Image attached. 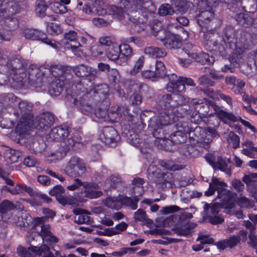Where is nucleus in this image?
<instances>
[{
  "label": "nucleus",
  "mask_w": 257,
  "mask_h": 257,
  "mask_svg": "<svg viewBox=\"0 0 257 257\" xmlns=\"http://www.w3.org/2000/svg\"><path fill=\"white\" fill-rule=\"evenodd\" d=\"M174 13H175V10L168 4H164L161 5L159 9V14L162 16L172 15Z\"/></svg>",
  "instance_id": "63"
},
{
  "label": "nucleus",
  "mask_w": 257,
  "mask_h": 257,
  "mask_svg": "<svg viewBox=\"0 0 257 257\" xmlns=\"http://www.w3.org/2000/svg\"><path fill=\"white\" fill-rule=\"evenodd\" d=\"M119 47L117 44H113L112 46H109V47H108L106 50V55L109 60L116 62L118 64L122 65L121 60L119 58L121 52Z\"/></svg>",
  "instance_id": "29"
},
{
  "label": "nucleus",
  "mask_w": 257,
  "mask_h": 257,
  "mask_svg": "<svg viewBox=\"0 0 257 257\" xmlns=\"http://www.w3.org/2000/svg\"><path fill=\"white\" fill-rule=\"evenodd\" d=\"M88 91L92 96V100L94 101V103H104V101H108L106 96L108 94L109 87L106 84L96 85Z\"/></svg>",
  "instance_id": "12"
},
{
  "label": "nucleus",
  "mask_w": 257,
  "mask_h": 257,
  "mask_svg": "<svg viewBox=\"0 0 257 257\" xmlns=\"http://www.w3.org/2000/svg\"><path fill=\"white\" fill-rule=\"evenodd\" d=\"M230 163V160H226L221 156L217 157L215 165L213 167L214 170H219L224 172L228 176L231 175V167L228 165Z\"/></svg>",
  "instance_id": "30"
},
{
  "label": "nucleus",
  "mask_w": 257,
  "mask_h": 257,
  "mask_svg": "<svg viewBox=\"0 0 257 257\" xmlns=\"http://www.w3.org/2000/svg\"><path fill=\"white\" fill-rule=\"evenodd\" d=\"M239 242V239L236 235L230 236L228 239L219 241L215 243L217 247L221 249H224L227 247L232 248L235 246Z\"/></svg>",
  "instance_id": "41"
},
{
  "label": "nucleus",
  "mask_w": 257,
  "mask_h": 257,
  "mask_svg": "<svg viewBox=\"0 0 257 257\" xmlns=\"http://www.w3.org/2000/svg\"><path fill=\"white\" fill-rule=\"evenodd\" d=\"M144 53L152 58L163 57L166 55V52L164 49L154 46L146 47L144 49Z\"/></svg>",
  "instance_id": "42"
},
{
  "label": "nucleus",
  "mask_w": 257,
  "mask_h": 257,
  "mask_svg": "<svg viewBox=\"0 0 257 257\" xmlns=\"http://www.w3.org/2000/svg\"><path fill=\"white\" fill-rule=\"evenodd\" d=\"M47 31L51 35H59L62 33L63 30L61 26L55 23H49L47 27Z\"/></svg>",
  "instance_id": "58"
},
{
  "label": "nucleus",
  "mask_w": 257,
  "mask_h": 257,
  "mask_svg": "<svg viewBox=\"0 0 257 257\" xmlns=\"http://www.w3.org/2000/svg\"><path fill=\"white\" fill-rule=\"evenodd\" d=\"M21 155L19 151L9 149L5 153V158L8 163L13 164L18 161Z\"/></svg>",
  "instance_id": "45"
},
{
  "label": "nucleus",
  "mask_w": 257,
  "mask_h": 257,
  "mask_svg": "<svg viewBox=\"0 0 257 257\" xmlns=\"http://www.w3.org/2000/svg\"><path fill=\"white\" fill-rule=\"evenodd\" d=\"M72 94L67 95V100L79 108L83 114H91L93 109L94 101H92V96L89 94V91H86L81 82L72 85Z\"/></svg>",
  "instance_id": "1"
},
{
  "label": "nucleus",
  "mask_w": 257,
  "mask_h": 257,
  "mask_svg": "<svg viewBox=\"0 0 257 257\" xmlns=\"http://www.w3.org/2000/svg\"><path fill=\"white\" fill-rule=\"evenodd\" d=\"M212 29V27H209V30H206V28H204L203 29L201 28V30L204 33V44L207 47L208 49H214L217 41L215 40V35L210 32Z\"/></svg>",
  "instance_id": "40"
},
{
  "label": "nucleus",
  "mask_w": 257,
  "mask_h": 257,
  "mask_svg": "<svg viewBox=\"0 0 257 257\" xmlns=\"http://www.w3.org/2000/svg\"><path fill=\"white\" fill-rule=\"evenodd\" d=\"M175 125L177 129L176 131L184 134V135H186V136L189 134V137L193 139L194 136H196V133H198L200 130V127H197L193 131H191L188 123L186 122H179L176 123Z\"/></svg>",
  "instance_id": "36"
},
{
  "label": "nucleus",
  "mask_w": 257,
  "mask_h": 257,
  "mask_svg": "<svg viewBox=\"0 0 257 257\" xmlns=\"http://www.w3.org/2000/svg\"><path fill=\"white\" fill-rule=\"evenodd\" d=\"M15 208L16 206L11 201L8 200H5L0 203V212L2 213H7Z\"/></svg>",
  "instance_id": "64"
},
{
  "label": "nucleus",
  "mask_w": 257,
  "mask_h": 257,
  "mask_svg": "<svg viewBox=\"0 0 257 257\" xmlns=\"http://www.w3.org/2000/svg\"><path fill=\"white\" fill-rule=\"evenodd\" d=\"M120 50H121L120 54L122 55V58L123 60L122 61V65L125 64L126 61L130 60L133 55V51L131 47L127 44H122L119 45Z\"/></svg>",
  "instance_id": "46"
},
{
  "label": "nucleus",
  "mask_w": 257,
  "mask_h": 257,
  "mask_svg": "<svg viewBox=\"0 0 257 257\" xmlns=\"http://www.w3.org/2000/svg\"><path fill=\"white\" fill-rule=\"evenodd\" d=\"M217 136H218L217 132L215 129L208 127L205 134L203 135L200 138L196 134V136H194L195 137L193 138V141L201 142L203 143L204 146H207Z\"/></svg>",
  "instance_id": "28"
},
{
  "label": "nucleus",
  "mask_w": 257,
  "mask_h": 257,
  "mask_svg": "<svg viewBox=\"0 0 257 257\" xmlns=\"http://www.w3.org/2000/svg\"><path fill=\"white\" fill-rule=\"evenodd\" d=\"M74 222L78 224L87 223L90 224L92 222V220L90 216H88V213L86 212L79 214L78 216H75L74 218Z\"/></svg>",
  "instance_id": "60"
},
{
  "label": "nucleus",
  "mask_w": 257,
  "mask_h": 257,
  "mask_svg": "<svg viewBox=\"0 0 257 257\" xmlns=\"http://www.w3.org/2000/svg\"><path fill=\"white\" fill-rule=\"evenodd\" d=\"M28 79L30 85L41 87L46 82L47 78L40 68L35 65H31L28 69Z\"/></svg>",
  "instance_id": "8"
},
{
  "label": "nucleus",
  "mask_w": 257,
  "mask_h": 257,
  "mask_svg": "<svg viewBox=\"0 0 257 257\" xmlns=\"http://www.w3.org/2000/svg\"><path fill=\"white\" fill-rule=\"evenodd\" d=\"M222 200L220 199V202H215L212 204L206 203L204 206V212L205 215L210 218V221L212 224H218L222 223L224 219L217 215L221 208H224L227 213L231 212V209L233 208L223 207Z\"/></svg>",
  "instance_id": "7"
},
{
  "label": "nucleus",
  "mask_w": 257,
  "mask_h": 257,
  "mask_svg": "<svg viewBox=\"0 0 257 257\" xmlns=\"http://www.w3.org/2000/svg\"><path fill=\"white\" fill-rule=\"evenodd\" d=\"M132 4V8L136 11L128 14V20L136 25H143L142 29L145 30V25L148 20V14L153 13L156 10V7L150 0H127Z\"/></svg>",
  "instance_id": "2"
},
{
  "label": "nucleus",
  "mask_w": 257,
  "mask_h": 257,
  "mask_svg": "<svg viewBox=\"0 0 257 257\" xmlns=\"http://www.w3.org/2000/svg\"><path fill=\"white\" fill-rule=\"evenodd\" d=\"M4 186L3 189L5 191L10 192L12 195H16L23 193L24 192L29 193H32V188L26 185L22 184H17L15 185V182L13 181V185H7Z\"/></svg>",
  "instance_id": "27"
},
{
  "label": "nucleus",
  "mask_w": 257,
  "mask_h": 257,
  "mask_svg": "<svg viewBox=\"0 0 257 257\" xmlns=\"http://www.w3.org/2000/svg\"><path fill=\"white\" fill-rule=\"evenodd\" d=\"M77 40V33L74 31L66 33L64 39L61 41L62 44L66 48H69V44Z\"/></svg>",
  "instance_id": "53"
},
{
  "label": "nucleus",
  "mask_w": 257,
  "mask_h": 257,
  "mask_svg": "<svg viewBox=\"0 0 257 257\" xmlns=\"http://www.w3.org/2000/svg\"><path fill=\"white\" fill-rule=\"evenodd\" d=\"M174 98L170 94H165L162 95L159 99L157 103L158 109H162L161 111H167L173 113V108H174Z\"/></svg>",
  "instance_id": "22"
},
{
  "label": "nucleus",
  "mask_w": 257,
  "mask_h": 257,
  "mask_svg": "<svg viewBox=\"0 0 257 257\" xmlns=\"http://www.w3.org/2000/svg\"><path fill=\"white\" fill-rule=\"evenodd\" d=\"M27 64L24 59L18 57L9 58L6 65L0 67V71L7 70L12 75L14 81L20 82L26 77V69Z\"/></svg>",
  "instance_id": "6"
},
{
  "label": "nucleus",
  "mask_w": 257,
  "mask_h": 257,
  "mask_svg": "<svg viewBox=\"0 0 257 257\" xmlns=\"http://www.w3.org/2000/svg\"><path fill=\"white\" fill-rule=\"evenodd\" d=\"M164 46L169 49H179L182 47V38L179 35L172 34L166 40Z\"/></svg>",
  "instance_id": "31"
},
{
  "label": "nucleus",
  "mask_w": 257,
  "mask_h": 257,
  "mask_svg": "<svg viewBox=\"0 0 257 257\" xmlns=\"http://www.w3.org/2000/svg\"><path fill=\"white\" fill-rule=\"evenodd\" d=\"M108 108V101H104V103H94L92 112L98 118L103 119L106 117L107 114V109Z\"/></svg>",
  "instance_id": "34"
},
{
  "label": "nucleus",
  "mask_w": 257,
  "mask_h": 257,
  "mask_svg": "<svg viewBox=\"0 0 257 257\" xmlns=\"http://www.w3.org/2000/svg\"><path fill=\"white\" fill-rule=\"evenodd\" d=\"M82 161L80 158L73 157H72L69 160L68 163L67 164L65 172L66 173L68 174H72L73 172H75L74 169L78 165V164Z\"/></svg>",
  "instance_id": "55"
},
{
  "label": "nucleus",
  "mask_w": 257,
  "mask_h": 257,
  "mask_svg": "<svg viewBox=\"0 0 257 257\" xmlns=\"http://www.w3.org/2000/svg\"><path fill=\"white\" fill-rule=\"evenodd\" d=\"M139 121V116L134 117L131 120L132 128L126 132H123L122 134L126 139L127 142L132 145L138 147L142 141L140 133L142 130H139L137 121Z\"/></svg>",
  "instance_id": "9"
},
{
  "label": "nucleus",
  "mask_w": 257,
  "mask_h": 257,
  "mask_svg": "<svg viewBox=\"0 0 257 257\" xmlns=\"http://www.w3.org/2000/svg\"><path fill=\"white\" fill-rule=\"evenodd\" d=\"M164 173L161 170L154 165L150 166L148 169V177L150 180L156 183L160 184L162 180V176Z\"/></svg>",
  "instance_id": "33"
},
{
  "label": "nucleus",
  "mask_w": 257,
  "mask_h": 257,
  "mask_svg": "<svg viewBox=\"0 0 257 257\" xmlns=\"http://www.w3.org/2000/svg\"><path fill=\"white\" fill-rule=\"evenodd\" d=\"M169 82L166 86L168 92L175 93L178 92V91H182L184 90V86L180 85V79L182 76H177L175 74H171L167 75Z\"/></svg>",
  "instance_id": "23"
},
{
  "label": "nucleus",
  "mask_w": 257,
  "mask_h": 257,
  "mask_svg": "<svg viewBox=\"0 0 257 257\" xmlns=\"http://www.w3.org/2000/svg\"><path fill=\"white\" fill-rule=\"evenodd\" d=\"M174 115L165 111H160L157 115L149 117L145 114L143 113L139 117L137 121L139 130H143L146 125V122L148 123L149 128L153 129L163 127L170 124L174 121Z\"/></svg>",
  "instance_id": "5"
},
{
  "label": "nucleus",
  "mask_w": 257,
  "mask_h": 257,
  "mask_svg": "<svg viewBox=\"0 0 257 257\" xmlns=\"http://www.w3.org/2000/svg\"><path fill=\"white\" fill-rule=\"evenodd\" d=\"M84 194L86 197L93 199L97 198L102 195V192L97 190L100 188L99 185L95 182H85L84 186Z\"/></svg>",
  "instance_id": "26"
},
{
  "label": "nucleus",
  "mask_w": 257,
  "mask_h": 257,
  "mask_svg": "<svg viewBox=\"0 0 257 257\" xmlns=\"http://www.w3.org/2000/svg\"><path fill=\"white\" fill-rule=\"evenodd\" d=\"M64 85L62 80L55 78L49 87L48 93L52 96H59L63 90Z\"/></svg>",
  "instance_id": "35"
},
{
  "label": "nucleus",
  "mask_w": 257,
  "mask_h": 257,
  "mask_svg": "<svg viewBox=\"0 0 257 257\" xmlns=\"http://www.w3.org/2000/svg\"><path fill=\"white\" fill-rule=\"evenodd\" d=\"M122 205L129 206L133 210H136L138 207L137 203L139 199L135 197L134 199L128 197H123L120 199Z\"/></svg>",
  "instance_id": "57"
},
{
  "label": "nucleus",
  "mask_w": 257,
  "mask_h": 257,
  "mask_svg": "<svg viewBox=\"0 0 257 257\" xmlns=\"http://www.w3.org/2000/svg\"><path fill=\"white\" fill-rule=\"evenodd\" d=\"M192 55V57L194 58L195 60L202 65L210 64L214 61L212 57L211 60L210 59V56L208 53L204 52H200L197 54H193Z\"/></svg>",
  "instance_id": "48"
},
{
  "label": "nucleus",
  "mask_w": 257,
  "mask_h": 257,
  "mask_svg": "<svg viewBox=\"0 0 257 257\" xmlns=\"http://www.w3.org/2000/svg\"><path fill=\"white\" fill-rule=\"evenodd\" d=\"M71 68L61 65H53L50 66L49 72L56 78L58 77H66L70 72Z\"/></svg>",
  "instance_id": "32"
},
{
  "label": "nucleus",
  "mask_w": 257,
  "mask_h": 257,
  "mask_svg": "<svg viewBox=\"0 0 257 257\" xmlns=\"http://www.w3.org/2000/svg\"><path fill=\"white\" fill-rule=\"evenodd\" d=\"M65 190L61 185H56L49 191V194L55 196L59 203L63 206L72 205L75 203L74 198L65 195Z\"/></svg>",
  "instance_id": "13"
},
{
  "label": "nucleus",
  "mask_w": 257,
  "mask_h": 257,
  "mask_svg": "<svg viewBox=\"0 0 257 257\" xmlns=\"http://www.w3.org/2000/svg\"><path fill=\"white\" fill-rule=\"evenodd\" d=\"M28 145L29 148L35 153H41L46 148V145L43 139L38 136L31 137Z\"/></svg>",
  "instance_id": "24"
},
{
  "label": "nucleus",
  "mask_w": 257,
  "mask_h": 257,
  "mask_svg": "<svg viewBox=\"0 0 257 257\" xmlns=\"http://www.w3.org/2000/svg\"><path fill=\"white\" fill-rule=\"evenodd\" d=\"M238 57L239 56L234 52L230 54L228 58L229 64H225L221 68V71L224 72H227L228 71L233 72L236 66L238 64Z\"/></svg>",
  "instance_id": "38"
},
{
  "label": "nucleus",
  "mask_w": 257,
  "mask_h": 257,
  "mask_svg": "<svg viewBox=\"0 0 257 257\" xmlns=\"http://www.w3.org/2000/svg\"><path fill=\"white\" fill-rule=\"evenodd\" d=\"M254 37H257V34H250L246 31L242 30L239 37L237 38L236 49H246L250 43L255 44L257 42Z\"/></svg>",
  "instance_id": "16"
},
{
  "label": "nucleus",
  "mask_w": 257,
  "mask_h": 257,
  "mask_svg": "<svg viewBox=\"0 0 257 257\" xmlns=\"http://www.w3.org/2000/svg\"><path fill=\"white\" fill-rule=\"evenodd\" d=\"M244 0H231L229 9L237 14L245 11L246 7L243 5Z\"/></svg>",
  "instance_id": "50"
},
{
  "label": "nucleus",
  "mask_w": 257,
  "mask_h": 257,
  "mask_svg": "<svg viewBox=\"0 0 257 257\" xmlns=\"http://www.w3.org/2000/svg\"><path fill=\"white\" fill-rule=\"evenodd\" d=\"M35 227L36 231L43 238L47 234L50 233V226L48 224H45L41 218H37L35 222Z\"/></svg>",
  "instance_id": "37"
},
{
  "label": "nucleus",
  "mask_w": 257,
  "mask_h": 257,
  "mask_svg": "<svg viewBox=\"0 0 257 257\" xmlns=\"http://www.w3.org/2000/svg\"><path fill=\"white\" fill-rule=\"evenodd\" d=\"M169 136L170 138V141L175 144L184 143L186 142L187 138L186 135L180 133L176 131L170 135H169Z\"/></svg>",
  "instance_id": "54"
},
{
  "label": "nucleus",
  "mask_w": 257,
  "mask_h": 257,
  "mask_svg": "<svg viewBox=\"0 0 257 257\" xmlns=\"http://www.w3.org/2000/svg\"><path fill=\"white\" fill-rule=\"evenodd\" d=\"M235 49H236V48H229L228 45L223 43L222 41L219 44L216 41L214 49H211L210 50L216 51L217 53L223 57H226L229 53V51L231 52V50Z\"/></svg>",
  "instance_id": "44"
},
{
  "label": "nucleus",
  "mask_w": 257,
  "mask_h": 257,
  "mask_svg": "<svg viewBox=\"0 0 257 257\" xmlns=\"http://www.w3.org/2000/svg\"><path fill=\"white\" fill-rule=\"evenodd\" d=\"M31 247H37L33 244H30L28 248L24 247L22 246H19L17 248V252L19 255L21 257H32V252H34L32 250Z\"/></svg>",
  "instance_id": "61"
},
{
  "label": "nucleus",
  "mask_w": 257,
  "mask_h": 257,
  "mask_svg": "<svg viewBox=\"0 0 257 257\" xmlns=\"http://www.w3.org/2000/svg\"><path fill=\"white\" fill-rule=\"evenodd\" d=\"M71 72H73L78 77H84L91 76L96 77L98 70L94 68L87 66L83 64H79L73 67H71Z\"/></svg>",
  "instance_id": "18"
},
{
  "label": "nucleus",
  "mask_w": 257,
  "mask_h": 257,
  "mask_svg": "<svg viewBox=\"0 0 257 257\" xmlns=\"http://www.w3.org/2000/svg\"><path fill=\"white\" fill-rule=\"evenodd\" d=\"M238 30L231 25H227L222 32V42L229 48H236Z\"/></svg>",
  "instance_id": "14"
},
{
  "label": "nucleus",
  "mask_w": 257,
  "mask_h": 257,
  "mask_svg": "<svg viewBox=\"0 0 257 257\" xmlns=\"http://www.w3.org/2000/svg\"><path fill=\"white\" fill-rule=\"evenodd\" d=\"M227 184L219 181L216 178H212V182L209 183V188L205 192L206 196H210L214 194L215 191H217V197L222 200L223 207L228 208H234L235 205L234 194L229 190H226L224 188Z\"/></svg>",
  "instance_id": "4"
},
{
  "label": "nucleus",
  "mask_w": 257,
  "mask_h": 257,
  "mask_svg": "<svg viewBox=\"0 0 257 257\" xmlns=\"http://www.w3.org/2000/svg\"><path fill=\"white\" fill-rule=\"evenodd\" d=\"M101 141L106 145L114 147L120 139L117 131L112 126H105L99 135Z\"/></svg>",
  "instance_id": "10"
},
{
  "label": "nucleus",
  "mask_w": 257,
  "mask_h": 257,
  "mask_svg": "<svg viewBox=\"0 0 257 257\" xmlns=\"http://www.w3.org/2000/svg\"><path fill=\"white\" fill-rule=\"evenodd\" d=\"M134 218L136 221L140 222H146L149 223L151 220L147 218L146 212L143 209H139L134 213Z\"/></svg>",
  "instance_id": "59"
},
{
  "label": "nucleus",
  "mask_w": 257,
  "mask_h": 257,
  "mask_svg": "<svg viewBox=\"0 0 257 257\" xmlns=\"http://www.w3.org/2000/svg\"><path fill=\"white\" fill-rule=\"evenodd\" d=\"M33 104L26 101L19 102L18 108L14 111V114L18 117H20L26 121L33 118L32 113Z\"/></svg>",
  "instance_id": "15"
},
{
  "label": "nucleus",
  "mask_w": 257,
  "mask_h": 257,
  "mask_svg": "<svg viewBox=\"0 0 257 257\" xmlns=\"http://www.w3.org/2000/svg\"><path fill=\"white\" fill-rule=\"evenodd\" d=\"M234 19L240 26L244 28L255 27L257 26V19L251 17L248 14L243 13L236 14Z\"/></svg>",
  "instance_id": "21"
},
{
  "label": "nucleus",
  "mask_w": 257,
  "mask_h": 257,
  "mask_svg": "<svg viewBox=\"0 0 257 257\" xmlns=\"http://www.w3.org/2000/svg\"><path fill=\"white\" fill-rule=\"evenodd\" d=\"M21 5L17 1H4L0 5V17L13 15L19 11Z\"/></svg>",
  "instance_id": "19"
},
{
  "label": "nucleus",
  "mask_w": 257,
  "mask_h": 257,
  "mask_svg": "<svg viewBox=\"0 0 257 257\" xmlns=\"http://www.w3.org/2000/svg\"><path fill=\"white\" fill-rule=\"evenodd\" d=\"M69 135V128L67 126H58L53 128L49 133V137L53 140L62 141Z\"/></svg>",
  "instance_id": "25"
},
{
  "label": "nucleus",
  "mask_w": 257,
  "mask_h": 257,
  "mask_svg": "<svg viewBox=\"0 0 257 257\" xmlns=\"http://www.w3.org/2000/svg\"><path fill=\"white\" fill-rule=\"evenodd\" d=\"M214 109L216 111L218 117L225 123H227L228 120L233 122L240 121L246 127H247L250 124L249 122L242 119L239 116H235L232 113H229L222 109H219V107L217 106H215Z\"/></svg>",
  "instance_id": "20"
},
{
  "label": "nucleus",
  "mask_w": 257,
  "mask_h": 257,
  "mask_svg": "<svg viewBox=\"0 0 257 257\" xmlns=\"http://www.w3.org/2000/svg\"><path fill=\"white\" fill-rule=\"evenodd\" d=\"M159 165L171 171H177L183 169L181 165L175 164L172 161L161 160L159 161Z\"/></svg>",
  "instance_id": "56"
},
{
  "label": "nucleus",
  "mask_w": 257,
  "mask_h": 257,
  "mask_svg": "<svg viewBox=\"0 0 257 257\" xmlns=\"http://www.w3.org/2000/svg\"><path fill=\"white\" fill-rule=\"evenodd\" d=\"M24 34L27 39L41 41L54 48L57 47L55 41L49 39L46 34L37 29H26L24 31Z\"/></svg>",
  "instance_id": "11"
},
{
  "label": "nucleus",
  "mask_w": 257,
  "mask_h": 257,
  "mask_svg": "<svg viewBox=\"0 0 257 257\" xmlns=\"http://www.w3.org/2000/svg\"><path fill=\"white\" fill-rule=\"evenodd\" d=\"M128 88L134 91V92H138L142 95L149 89V87L144 83L134 80L130 82Z\"/></svg>",
  "instance_id": "47"
},
{
  "label": "nucleus",
  "mask_w": 257,
  "mask_h": 257,
  "mask_svg": "<svg viewBox=\"0 0 257 257\" xmlns=\"http://www.w3.org/2000/svg\"><path fill=\"white\" fill-rule=\"evenodd\" d=\"M78 142L77 140H75L73 137L69 136L61 142V146L63 148L64 151L67 152L72 149L75 145L78 144Z\"/></svg>",
  "instance_id": "51"
},
{
  "label": "nucleus",
  "mask_w": 257,
  "mask_h": 257,
  "mask_svg": "<svg viewBox=\"0 0 257 257\" xmlns=\"http://www.w3.org/2000/svg\"><path fill=\"white\" fill-rule=\"evenodd\" d=\"M155 68V70L154 71L157 79L163 78L167 75L166 67L162 62L156 61Z\"/></svg>",
  "instance_id": "52"
},
{
  "label": "nucleus",
  "mask_w": 257,
  "mask_h": 257,
  "mask_svg": "<svg viewBox=\"0 0 257 257\" xmlns=\"http://www.w3.org/2000/svg\"><path fill=\"white\" fill-rule=\"evenodd\" d=\"M195 226V224L188 223L180 227L174 228L173 231L178 235L189 237L191 235V230L194 228Z\"/></svg>",
  "instance_id": "43"
},
{
  "label": "nucleus",
  "mask_w": 257,
  "mask_h": 257,
  "mask_svg": "<svg viewBox=\"0 0 257 257\" xmlns=\"http://www.w3.org/2000/svg\"><path fill=\"white\" fill-rule=\"evenodd\" d=\"M215 0H201L197 5L195 11L194 17L198 25L203 29L206 28V30H209V27L214 18L213 7L215 6Z\"/></svg>",
  "instance_id": "3"
},
{
  "label": "nucleus",
  "mask_w": 257,
  "mask_h": 257,
  "mask_svg": "<svg viewBox=\"0 0 257 257\" xmlns=\"http://www.w3.org/2000/svg\"><path fill=\"white\" fill-rule=\"evenodd\" d=\"M152 29L155 31L157 38L164 43L165 42L166 40L168 39L166 32L165 30H161L162 27V23L158 22L156 20H154L151 23Z\"/></svg>",
  "instance_id": "39"
},
{
  "label": "nucleus",
  "mask_w": 257,
  "mask_h": 257,
  "mask_svg": "<svg viewBox=\"0 0 257 257\" xmlns=\"http://www.w3.org/2000/svg\"><path fill=\"white\" fill-rule=\"evenodd\" d=\"M174 108L181 105H186L189 101V99L188 97L181 95L178 94L173 97Z\"/></svg>",
  "instance_id": "62"
},
{
  "label": "nucleus",
  "mask_w": 257,
  "mask_h": 257,
  "mask_svg": "<svg viewBox=\"0 0 257 257\" xmlns=\"http://www.w3.org/2000/svg\"><path fill=\"white\" fill-rule=\"evenodd\" d=\"M32 193H29L31 196H34L33 201L37 205H41V202L39 200H42L44 202L50 203L52 201V199L47 195L41 193H38L32 189Z\"/></svg>",
  "instance_id": "49"
},
{
  "label": "nucleus",
  "mask_w": 257,
  "mask_h": 257,
  "mask_svg": "<svg viewBox=\"0 0 257 257\" xmlns=\"http://www.w3.org/2000/svg\"><path fill=\"white\" fill-rule=\"evenodd\" d=\"M55 116L50 112H44L40 114L36 119V127L38 129L47 130L54 123Z\"/></svg>",
  "instance_id": "17"
}]
</instances>
